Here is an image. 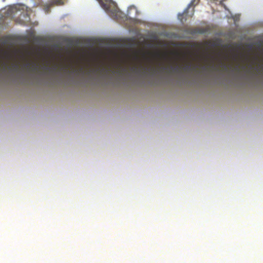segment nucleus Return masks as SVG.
I'll return each mask as SVG.
<instances>
[{"label": "nucleus", "mask_w": 263, "mask_h": 263, "mask_svg": "<svg viewBox=\"0 0 263 263\" xmlns=\"http://www.w3.org/2000/svg\"><path fill=\"white\" fill-rule=\"evenodd\" d=\"M52 5H62L64 4V0H53L52 2Z\"/></svg>", "instance_id": "nucleus-1"}, {"label": "nucleus", "mask_w": 263, "mask_h": 263, "mask_svg": "<svg viewBox=\"0 0 263 263\" xmlns=\"http://www.w3.org/2000/svg\"><path fill=\"white\" fill-rule=\"evenodd\" d=\"M200 2V0H192L190 4V6H196Z\"/></svg>", "instance_id": "nucleus-2"}, {"label": "nucleus", "mask_w": 263, "mask_h": 263, "mask_svg": "<svg viewBox=\"0 0 263 263\" xmlns=\"http://www.w3.org/2000/svg\"><path fill=\"white\" fill-rule=\"evenodd\" d=\"M193 69V67L191 64L187 65L184 67V69L186 70H191Z\"/></svg>", "instance_id": "nucleus-3"}, {"label": "nucleus", "mask_w": 263, "mask_h": 263, "mask_svg": "<svg viewBox=\"0 0 263 263\" xmlns=\"http://www.w3.org/2000/svg\"><path fill=\"white\" fill-rule=\"evenodd\" d=\"M32 68L33 70H37V67L36 65L35 64H33L32 65Z\"/></svg>", "instance_id": "nucleus-4"}, {"label": "nucleus", "mask_w": 263, "mask_h": 263, "mask_svg": "<svg viewBox=\"0 0 263 263\" xmlns=\"http://www.w3.org/2000/svg\"><path fill=\"white\" fill-rule=\"evenodd\" d=\"M104 8L106 10V11H109V7L108 6H104Z\"/></svg>", "instance_id": "nucleus-5"}, {"label": "nucleus", "mask_w": 263, "mask_h": 263, "mask_svg": "<svg viewBox=\"0 0 263 263\" xmlns=\"http://www.w3.org/2000/svg\"><path fill=\"white\" fill-rule=\"evenodd\" d=\"M179 67H175V68H173V69L174 70H179Z\"/></svg>", "instance_id": "nucleus-6"}]
</instances>
